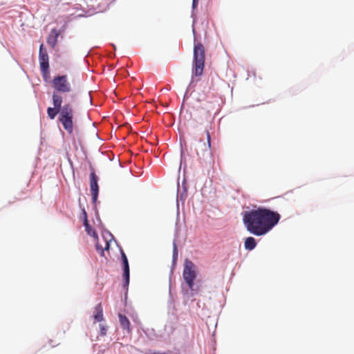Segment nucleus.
Returning <instances> with one entry per match:
<instances>
[{
  "mask_svg": "<svg viewBox=\"0 0 354 354\" xmlns=\"http://www.w3.org/2000/svg\"><path fill=\"white\" fill-rule=\"evenodd\" d=\"M244 245H245V248L246 250H253L257 245V243H256L254 238L252 237V236H249V237L246 238L245 240Z\"/></svg>",
  "mask_w": 354,
  "mask_h": 354,
  "instance_id": "obj_14",
  "label": "nucleus"
},
{
  "mask_svg": "<svg viewBox=\"0 0 354 354\" xmlns=\"http://www.w3.org/2000/svg\"><path fill=\"white\" fill-rule=\"evenodd\" d=\"M196 276V266L192 261L185 259L183 266V278L187 288L185 289L183 284H182V288L184 294L188 297H193L198 292V288H194V280Z\"/></svg>",
  "mask_w": 354,
  "mask_h": 354,
  "instance_id": "obj_3",
  "label": "nucleus"
},
{
  "mask_svg": "<svg viewBox=\"0 0 354 354\" xmlns=\"http://www.w3.org/2000/svg\"><path fill=\"white\" fill-rule=\"evenodd\" d=\"M122 263L124 270L123 277L124 279V286H128L129 283V266L128 259L122 261Z\"/></svg>",
  "mask_w": 354,
  "mask_h": 354,
  "instance_id": "obj_12",
  "label": "nucleus"
},
{
  "mask_svg": "<svg viewBox=\"0 0 354 354\" xmlns=\"http://www.w3.org/2000/svg\"><path fill=\"white\" fill-rule=\"evenodd\" d=\"M205 49L201 41L194 40V61L192 66V75L201 76L205 66Z\"/></svg>",
  "mask_w": 354,
  "mask_h": 354,
  "instance_id": "obj_5",
  "label": "nucleus"
},
{
  "mask_svg": "<svg viewBox=\"0 0 354 354\" xmlns=\"http://www.w3.org/2000/svg\"><path fill=\"white\" fill-rule=\"evenodd\" d=\"M177 255H178L177 247H176V244L174 243V250H173V257H174V259L176 258Z\"/></svg>",
  "mask_w": 354,
  "mask_h": 354,
  "instance_id": "obj_16",
  "label": "nucleus"
},
{
  "mask_svg": "<svg viewBox=\"0 0 354 354\" xmlns=\"http://www.w3.org/2000/svg\"><path fill=\"white\" fill-rule=\"evenodd\" d=\"M104 245L100 244L99 242H97L95 244L96 250L100 252L101 256L104 255V251L108 250L109 249V243L107 240H104Z\"/></svg>",
  "mask_w": 354,
  "mask_h": 354,
  "instance_id": "obj_13",
  "label": "nucleus"
},
{
  "mask_svg": "<svg viewBox=\"0 0 354 354\" xmlns=\"http://www.w3.org/2000/svg\"><path fill=\"white\" fill-rule=\"evenodd\" d=\"M83 216H84V222L83 224L85 227V230L87 232V234L95 239L96 240L98 239L97 234L96 233L95 230L92 228V227L88 224V218H87V214L86 211L83 210Z\"/></svg>",
  "mask_w": 354,
  "mask_h": 354,
  "instance_id": "obj_8",
  "label": "nucleus"
},
{
  "mask_svg": "<svg viewBox=\"0 0 354 354\" xmlns=\"http://www.w3.org/2000/svg\"><path fill=\"white\" fill-rule=\"evenodd\" d=\"M280 214L265 207H258L243 213V223L247 230L255 236L269 232L279 221Z\"/></svg>",
  "mask_w": 354,
  "mask_h": 354,
  "instance_id": "obj_2",
  "label": "nucleus"
},
{
  "mask_svg": "<svg viewBox=\"0 0 354 354\" xmlns=\"http://www.w3.org/2000/svg\"><path fill=\"white\" fill-rule=\"evenodd\" d=\"M91 178V193L92 196L93 202H95L97 199L99 186L97 184V176L94 171H92L90 175Z\"/></svg>",
  "mask_w": 354,
  "mask_h": 354,
  "instance_id": "obj_7",
  "label": "nucleus"
},
{
  "mask_svg": "<svg viewBox=\"0 0 354 354\" xmlns=\"http://www.w3.org/2000/svg\"><path fill=\"white\" fill-rule=\"evenodd\" d=\"M54 92L52 95L53 107L47 109V114L50 120H54L59 114L60 122L68 134L73 133L74 109L71 102H66L67 93L72 91V86L66 75H57L52 81Z\"/></svg>",
  "mask_w": 354,
  "mask_h": 354,
  "instance_id": "obj_1",
  "label": "nucleus"
},
{
  "mask_svg": "<svg viewBox=\"0 0 354 354\" xmlns=\"http://www.w3.org/2000/svg\"><path fill=\"white\" fill-rule=\"evenodd\" d=\"M121 257H122V261H124L125 259H127V257L125 253L123 251L121 252Z\"/></svg>",
  "mask_w": 354,
  "mask_h": 354,
  "instance_id": "obj_17",
  "label": "nucleus"
},
{
  "mask_svg": "<svg viewBox=\"0 0 354 354\" xmlns=\"http://www.w3.org/2000/svg\"><path fill=\"white\" fill-rule=\"evenodd\" d=\"M206 140L205 142L201 138L195 139L193 144L194 149L201 162L209 165L214 164V160L212 159V153L211 152V138L210 133L208 130H206Z\"/></svg>",
  "mask_w": 354,
  "mask_h": 354,
  "instance_id": "obj_4",
  "label": "nucleus"
},
{
  "mask_svg": "<svg viewBox=\"0 0 354 354\" xmlns=\"http://www.w3.org/2000/svg\"><path fill=\"white\" fill-rule=\"evenodd\" d=\"M48 60H49V58H48V55L47 53V51L44 48V44H41L39 47V61L41 71L44 74L48 73V70H49Z\"/></svg>",
  "mask_w": 354,
  "mask_h": 354,
  "instance_id": "obj_6",
  "label": "nucleus"
},
{
  "mask_svg": "<svg viewBox=\"0 0 354 354\" xmlns=\"http://www.w3.org/2000/svg\"><path fill=\"white\" fill-rule=\"evenodd\" d=\"M73 97H74V95H71V100H73Z\"/></svg>",
  "mask_w": 354,
  "mask_h": 354,
  "instance_id": "obj_20",
  "label": "nucleus"
},
{
  "mask_svg": "<svg viewBox=\"0 0 354 354\" xmlns=\"http://www.w3.org/2000/svg\"><path fill=\"white\" fill-rule=\"evenodd\" d=\"M119 321L121 327L124 330H127L129 333L131 332V328H130V322L129 319L125 316L120 313L118 315Z\"/></svg>",
  "mask_w": 354,
  "mask_h": 354,
  "instance_id": "obj_11",
  "label": "nucleus"
},
{
  "mask_svg": "<svg viewBox=\"0 0 354 354\" xmlns=\"http://www.w3.org/2000/svg\"><path fill=\"white\" fill-rule=\"evenodd\" d=\"M198 0H193V2H192V6H193V8H195L197 4H198Z\"/></svg>",
  "mask_w": 354,
  "mask_h": 354,
  "instance_id": "obj_18",
  "label": "nucleus"
},
{
  "mask_svg": "<svg viewBox=\"0 0 354 354\" xmlns=\"http://www.w3.org/2000/svg\"><path fill=\"white\" fill-rule=\"evenodd\" d=\"M205 115H206V116H209L210 115L209 111H205Z\"/></svg>",
  "mask_w": 354,
  "mask_h": 354,
  "instance_id": "obj_19",
  "label": "nucleus"
},
{
  "mask_svg": "<svg viewBox=\"0 0 354 354\" xmlns=\"http://www.w3.org/2000/svg\"><path fill=\"white\" fill-rule=\"evenodd\" d=\"M93 317L94 319V323L100 322L104 320L103 309L101 304H98L94 308Z\"/></svg>",
  "mask_w": 354,
  "mask_h": 354,
  "instance_id": "obj_9",
  "label": "nucleus"
},
{
  "mask_svg": "<svg viewBox=\"0 0 354 354\" xmlns=\"http://www.w3.org/2000/svg\"><path fill=\"white\" fill-rule=\"evenodd\" d=\"M59 35V32L55 29H53L50 31V32L47 38V43L52 48H55V46H56V44L57 43V38H58Z\"/></svg>",
  "mask_w": 354,
  "mask_h": 354,
  "instance_id": "obj_10",
  "label": "nucleus"
},
{
  "mask_svg": "<svg viewBox=\"0 0 354 354\" xmlns=\"http://www.w3.org/2000/svg\"><path fill=\"white\" fill-rule=\"evenodd\" d=\"M107 326L103 324H100V335L104 336L106 334Z\"/></svg>",
  "mask_w": 354,
  "mask_h": 354,
  "instance_id": "obj_15",
  "label": "nucleus"
}]
</instances>
